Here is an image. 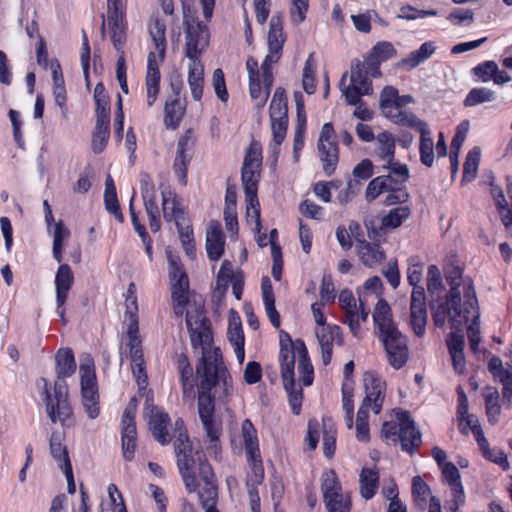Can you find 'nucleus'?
Wrapping results in <instances>:
<instances>
[{
    "instance_id": "nucleus-20",
    "label": "nucleus",
    "mask_w": 512,
    "mask_h": 512,
    "mask_svg": "<svg viewBox=\"0 0 512 512\" xmlns=\"http://www.w3.org/2000/svg\"><path fill=\"white\" fill-rule=\"evenodd\" d=\"M428 319L426 307V293L424 287H418L412 290L410 300V327L419 338L426 333V324Z\"/></svg>"
},
{
    "instance_id": "nucleus-35",
    "label": "nucleus",
    "mask_w": 512,
    "mask_h": 512,
    "mask_svg": "<svg viewBox=\"0 0 512 512\" xmlns=\"http://www.w3.org/2000/svg\"><path fill=\"white\" fill-rule=\"evenodd\" d=\"M442 475L451 489L452 497L456 498L458 505H464L465 493L461 483V476L455 464L448 462L441 467Z\"/></svg>"
},
{
    "instance_id": "nucleus-16",
    "label": "nucleus",
    "mask_w": 512,
    "mask_h": 512,
    "mask_svg": "<svg viewBox=\"0 0 512 512\" xmlns=\"http://www.w3.org/2000/svg\"><path fill=\"white\" fill-rule=\"evenodd\" d=\"M445 279L450 285L452 297L462 296L466 299L467 304L472 306L477 304L476 292L470 278L462 277V269L454 263H449L445 269Z\"/></svg>"
},
{
    "instance_id": "nucleus-1",
    "label": "nucleus",
    "mask_w": 512,
    "mask_h": 512,
    "mask_svg": "<svg viewBox=\"0 0 512 512\" xmlns=\"http://www.w3.org/2000/svg\"><path fill=\"white\" fill-rule=\"evenodd\" d=\"M186 324L194 347L201 346V363L197 366L200 377L198 384V414L206 437L210 442L207 447L215 458L220 454L218 444L221 435V421L215 416V401L227 403L233 394L232 380L222 360L219 348L209 349L212 341L209 319L205 316L201 303H193L186 310Z\"/></svg>"
},
{
    "instance_id": "nucleus-36",
    "label": "nucleus",
    "mask_w": 512,
    "mask_h": 512,
    "mask_svg": "<svg viewBox=\"0 0 512 512\" xmlns=\"http://www.w3.org/2000/svg\"><path fill=\"white\" fill-rule=\"evenodd\" d=\"M188 84L193 99L199 101L204 87V66L200 59H188Z\"/></svg>"
},
{
    "instance_id": "nucleus-9",
    "label": "nucleus",
    "mask_w": 512,
    "mask_h": 512,
    "mask_svg": "<svg viewBox=\"0 0 512 512\" xmlns=\"http://www.w3.org/2000/svg\"><path fill=\"white\" fill-rule=\"evenodd\" d=\"M377 337L383 345L389 364L394 369L402 368L409 359L407 336L395 328Z\"/></svg>"
},
{
    "instance_id": "nucleus-46",
    "label": "nucleus",
    "mask_w": 512,
    "mask_h": 512,
    "mask_svg": "<svg viewBox=\"0 0 512 512\" xmlns=\"http://www.w3.org/2000/svg\"><path fill=\"white\" fill-rule=\"evenodd\" d=\"M58 378L70 377L76 370V363L71 349H60L56 355Z\"/></svg>"
},
{
    "instance_id": "nucleus-59",
    "label": "nucleus",
    "mask_w": 512,
    "mask_h": 512,
    "mask_svg": "<svg viewBox=\"0 0 512 512\" xmlns=\"http://www.w3.org/2000/svg\"><path fill=\"white\" fill-rule=\"evenodd\" d=\"M495 100V93L488 88H473L464 101L466 106H476L485 102Z\"/></svg>"
},
{
    "instance_id": "nucleus-63",
    "label": "nucleus",
    "mask_w": 512,
    "mask_h": 512,
    "mask_svg": "<svg viewBox=\"0 0 512 512\" xmlns=\"http://www.w3.org/2000/svg\"><path fill=\"white\" fill-rule=\"evenodd\" d=\"M427 288L429 293L432 295L444 290L441 272L436 265H430L428 267Z\"/></svg>"
},
{
    "instance_id": "nucleus-44",
    "label": "nucleus",
    "mask_w": 512,
    "mask_h": 512,
    "mask_svg": "<svg viewBox=\"0 0 512 512\" xmlns=\"http://www.w3.org/2000/svg\"><path fill=\"white\" fill-rule=\"evenodd\" d=\"M164 124L167 128L175 129L181 121L185 108L179 98L167 100L164 107Z\"/></svg>"
},
{
    "instance_id": "nucleus-53",
    "label": "nucleus",
    "mask_w": 512,
    "mask_h": 512,
    "mask_svg": "<svg viewBox=\"0 0 512 512\" xmlns=\"http://www.w3.org/2000/svg\"><path fill=\"white\" fill-rule=\"evenodd\" d=\"M180 242L189 257H193L195 255V245H194V237H193V229L190 223V219L185 221H180V223L176 224Z\"/></svg>"
},
{
    "instance_id": "nucleus-37",
    "label": "nucleus",
    "mask_w": 512,
    "mask_h": 512,
    "mask_svg": "<svg viewBox=\"0 0 512 512\" xmlns=\"http://www.w3.org/2000/svg\"><path fill=\"white\" fill-rule=\"evenodd\" d=\"M73 282L74 275L69 265H60L55 276L56 301L59 306H64L66 303L68 292Z\"/></svg>"
},
{
    "instance_id": "nucleus-7",
    "label": "nucleus",
    "mask_w": 512,
    "mask_h": 512,
    "mask_svg": "<svg viewBox=\"0 0 512 512\" xmlns=\"http://www.w3.org/2000/svg\"><path fill=\"white\" fill-rule=\"evenodd\" d=\"M271 130L273 134L271 152L275 158L278 157L280 145L284 141L287 133L288 116H287V99L285 90L277 88L272 97L270 107Z\"/></svg>"
},
{
    "instance_id": "nucleus-60",
    "label": "nucleus",
    "mask_w": 512,
    "mask_h": 512,
    "mask_svg": "<svg viewBox=\"0 0 512 512\" xmlns=\"http://www.w3.org/2000/svg\"><path fill=\"white\" fill-rule=\"evenodd\" d=\"M279 344V360H287L288 358L296 357V355L298 356L297 340L293 342L290 335L284 330L279 332Z\"/></svg>"
},
{
    "instance_id": "nucleus-32",
    "label": "nucleus",
    "mask_w": 512,
    "mask_h": 512,
    "mask_svg": "<svg viewBox=\"0 0 512 512\" xmlns=\"http://www.w3.org/2000/svg\"><path fill=\"white\" fill-rule=\"evenodd\" d=\"M225 239L218 222H210L206 232V251L210 260H219L224 252Z\"/></svg>"
},
{
    "instance_id": "nucleus-48",
    "label": "nucleus",
    "mask_w": 512,
    "mask_h": 512,
    "mask_svg": "<svg viewBox=\"0 0 512 512\" xmlns=\"http://www.w3.org/2000/svg\"><path fill=\"white\" fill-rule=\"evenodd\" d=\"M393 181L394 178L391 175H381L372 179L365 191L366 200L371 202L387 189H391Z\"/></svg>"
},
{
    "instance_id": "nucleus-6",
    "label": "nucleus",
    "mask_w": 512,
    "mask_h": 512,
    "mask_svg": "<svg viewBox=\"0 0 512 512\" xmlns=\"http://www.w3.org/2000/svg\"><path fill=\"white\" fill-rule=\"evenodd\" d=\"M185 26V55L188 59H200V55L209 45V31L189 6H183Z\"/></svg>"
},
{
    "instance_id": "nucleus-42",
    "label": "nucleus",
    "mask_w": 512,
    "mask_h": 512,
    "mask_svg": "<svg viewBox=\"0 0 512 512\" xmlns=\"http://www.w3.org/2000/svg\"><path fill=\"white\" fill-rule=\"evenodd\" d=\"M485 400V409L488 421L491 424H496L499 421L501 414V406L499 404V392L495 387H486L483 391Z\"/></svg>"
},
{
    "instance_id": "nucleus-62",
    "label": "nucleus",
    "mask_w": 512,
    "mask_h": 512,
    "mask_svg": "<svg viewBox=\"0 0 512 512\" xmlns=\"http://www.w3.org/2000/svg\"><path fill=\"white\" fill-rule=\"evenodd\" d=\"M470 317H472L473 321L468 326L467 336H468V340H469V344H470V349L473 352H477L478 345L480 342V322H479L480 315L478 312V307L474 311L471 312Z\"/></svg>"
},
{
    "instance_id": "nucleus-55",
    "label": "nucleus",
    "mask_w": 512,
    "mask_h": 512,
    "mask_svg": "<svg viewBox=\"0 0 512 512\" xmlns=\"http://www.w3.org/2000/svg\"><path fill=\"white\" fill-rule=\"evenodd\" d=\"M70 236V231L67 229L62 221H59L55 224L53 231V256L55 260L60 263L63 259L62 249L63 242L67 240Z\"/></svg>"
},
{
    "instance_id": "nucleus-3",
    "label": "nucleus",
    "mask_w": 512,
    "mask_h": 512,
    "mask_svg": "<svg viewBox=\"0 0 512 512\" xmlns=\"http://www.w3.org/2000/svg\"><path fill=\"white\" fill-rule=\"evenodd\" d=\"M149 34L155 45L157 53L150 52L148 55L147 73L145 79L147 106L151 107L160 92V71L166 52V25L159 18H152L149 23Z\"/></svg>"
},
{
    "instance_id": "nucleus-58",
    "label": "nucleus",
    "mask_w": 512,
    "mask_h": 512,
    "mask_svg": "<svg viewBox=\"0 0 512 512\" xmlns=\"http://www.w3.org/2000/svg\"><path fill=\"white\" fill-rule=\"evenodd\" d=\"M480 161V150L474 148L471 150L463 165V181L470 182L476 178Z\"/></svg>"
},
{
    "instance_id": "nucleus-14",
    "label": "nucleus",
    "mask_w": 512,
    "mask_h": 512,
    "mask_svg": "<svg viewBox=\"0 0 512 512\" xmlns=\"http://www.w3.org/2000/svg\"><path fill=\"white\" fill-rule=\"evenodd\" d=\"M285 36L283 34L282 17L273 15L270 20V29L268 32V48L269 53L262 63L265 81H270V68L277 63L281 57Z\"/></svg>"
},
{
    "instance_id": "nucleus-19",
    "label": "nucleus",
    "mask_w": 512,
    "mask_h": 512,
    "mask_svg": "<svg viewBox=\"0 0 512 512\" xmlns=\"http://www.w3.org/2000/svg\"><path fill=\"white\" fill-rule=\"evenodd\" d=\"M195 455H199V452L196 451ZM198 460V477L204 483V486L198 492L199 500L205 510L216 509L217 486L214 472L211 465L205 459L202 460L198 456Z\"/></svg>"
},
{
    "instance_id": "nucleus-10",
    "label": "nucleus",
    "mask_w": 512,
    "mask_h": 512,
    "mask_svg": "<svg viewBox=\"0 0 512 512\" xmlns=\"http://www.w3.org/2000/svg\"><path fill=\"white\" fill-rule=\"evenodd\" d=\"M321 491L328 512H350V497L342 493L341 484L333 470L322 474Z\"/></svg>"
},
{
    "instance_id": "nucleus-39",
    "label": "nucleus",
    "mask_w": 512,
    "mask_h": 512,
    "mask_svg": "<svg viewBox=\"0 0 512 512\" xmlns=\"http://www.w3.org/2000/svg\"><path fill=\"white\" fill-rule=\"evenodd\" d=\"M228 339L234 348V352L238 362L241 364L244 361V335L239 318H232L228 326Z\"/></svg>"
},
{
    "instance_id": "nucleus-23",
    "label": "nucleus",
    "mask_w": 512,
    "mask_h": 512,
    "mask_svg": "<svg viewBox=\"0 0 512 512\" xmlns=\"http://www.w3.org/2000/svg\"><path fill=\"white\" fill-rule=\"evenodd\" d=\"M315 335L321 348L322 362L326 366L331 362L334 345L343 344L341 328L338 325L316 327Z\"/></svg>"
},
{
    "instance_id": "nucleus-25",
    "label": "nucleus",
    "mask_w": 512,
    "mask_h": 512,
    "mask_svg": "<svg viewBox=\"0 0 512 512\" xmlns=\"http://www.w3.org/2000/svg\"><path fill=\"white\" fill-rule=\"evenodd\" d=\"M398 90L392 86H386L383 88L380 94V107L383 115L398 125H405L410 121L411 117L416 115H406L405 113L399 112L397 109Z\"/></svg>"
},
{
    "instance_id": "nucleus-12",
    "label": "nucleus",
    "mask_w": 512,
    "mask_h": 512,
    "mask_svg": "<svg viewBox=\"0 0 512 512\" xmlns=\"http://www.w3.org/2000/svg\"><path fill=\"white\" fill-rule=\"evenodd\" d=\"M317 149L319 151L324 173L327 176L332 175L339 160V153L335 130L331 123H325L322 126L317 143Z\"/></svg>"
},
{
    "instance_id": "nucleus-57",
    "label": "nucleus",
    "mask_w": 512,
    "mask_h": 512,
    "mask_svg": "<svg viewBox=\"0 0 512 512\" xmlns=\"http://www.w3.org/2000/svg\"><path fill=\"white\" fill-rule=\"evenodd\" d=\"M177 366L180 373L183 393H190L193 388V384L190 381L193 374V369L185 354H180L177 356Z\"/></svg>"
},
{
    "instance_id": "nucleus-24",
    "label": "nucleus",
    "mask_w": 512,
    "mask_h": 512,
    "mask_svg": "<svg viewBox=\"0 0 512 512\" xmlns=\"http://www.w3.org/2000/svg\"><path fill=\"white\" fill-rule=\"evenodd\" d=\"M140 192L144 202L146 214L149 219V226L152 232H158L161 227L159 208L156 202V192L154 184L149 175L145 174L141 178Z\"/></svg>"
},
{
    "instance_id": "nucleus-27",
    "label": "nucleus",
    "mask_w": 512,
    "mask_h": 512,
    "mask_svg": "<svg viewBox=\"0 0 512 512\" xmlns=\"http://www.w3.org/2000/svg\"><path fill=\"white\" fill-rule=\"evenodd\" d=\"M396 418L399 422V435L397 440L400 441L403 450L411 452L421 442L420 433L416 430L414 422L410 419L408 412L395 411Z\"/></svg>"
},
{
    "instance_id": "nucleus-41",
    "label": "nucleus",
    "mask_w": 512,
    "mask_h": 512,
    "mask_svg": "<svg viewBox=\"0 0 512 512\" xmlns=\"http://www.w3.org/2000/svg\"><path fill=\"white\" fill-rule=\"evenodd\" d=\"M359 483L361 496L366 500L371 499L378 489V471L372 468H363L360 473Z\"/></svg>"
},
{
    "instance_id": "nucleus-17",
    "label": "nucleus",
    "mask_w": 512,
    "mask_h": 512,
    "mask_svg": "<svg viewBox=\"0 0 512 512\" xmlns=\"http://www.w3.org/2000/svg\"><path fill=\"white\" fill-rule=\"evenodd\" d=\"M246 68L249 77V88L251 97L257 101L256 106L262 108L269 96L270 87L273 82L272 72L270 71V81H265L264 70L261 73L258 70V62L253 57H248Z\"/></svg>"
},
{
    "instance_id": "nucleus-34",
    "label": "nucleus",
    "mask_w": 512,
    "mask_h": 512,
    "mask_svg": "<svg viewBox=\"0 0 512 512\" xmlns=\"http://www.w3.org/2000/svg\"><path fill=\"white\" fill-rule=\"evenodd\" d=\"M374 332L376 336L398 328L393 321L389 304L384 299H379L373 312Z\"/></svg>"
},
{
    "instance_id": "nucleus-33",
    "label": "nucleus",
    "mask_w": 512,
    "mask_h": 512,
    "mask_svg": "<svg viewBox=\"0 0 512 512\" xmlns=\"http://www.w3.org/2000/svg\"><path fill=\"white\" fill-rule=\"evenodd\" d=\"M176 458L177 466L186 489L190 493L196 492L198 490L199 483L197 481L198 473L196 474L195 471V458L193 451L184 455H178Z\"/></svg>"
},
{
    "instance_id": "nucleus-47",
    "label": "nucleus",
    "mask_w": 512,
    "mask_h": 512,
    "mask_svg": "<svg viewBox=\"0 0 512 512\" xmlns=\"http://www.w3.org/2000/svg\"><path fill=\"white\" fill-rule=\"evenodd\" d=\"M173 438L176 456L184 455L193 451L184 422L181 419H178L175 422Z\"/></svg>"
},
{
    "instance_id": "nucleus-28",
    "label": "nucleus",
    "mask_w": 512,
    "mask_h": 512,
    "mask_svg": "<svg viewBox=\"0 0 512 512\" xmlns=\"http://www.w3.org/2000/svg\"><path fill=\"white\" fill-rule=\"evenodd\" d=\"M145 415L149 416L148 425L155 439L162 445L169 442L167 425L169 416L161 409L154 407L147 399L145 402Z\"/></svg>"
},
{
    "instance_id": "nucleus-64",
    "label": "nucleus",
    "mask_w": 512,
    "mask_h": 512,
    "mask_svg": "<svg viewBox=\"0 0 512 512\" xmlns=\"http://www.w3.org/2000/svg\"><path fill=\"white\" fill-rule=\"evenodd\" d=\"M372 15L377 16V12L375 10H367L362 14H353L351 15V21L355 27V29L362 33H369L371 31V19Z\"/></svg>"
},
{
    "instance_id": "nucleus-18",
    "label": "nucleus",
    "mask_w": 512,
    "mask_h": 512,
    "mask_svg": "<svg viewBox=\"0 0 512 512\" xmlns=\"http://www.w3.org/2000/svg\"><path fill=\"white\" fill-rule=\"evenodd\" d=\"M137 410L136 399H131L122 416L121 420V440H122V452L123 457L127 461H131L134 458L136 449V425H135V414Z\"/></svg>"
},
{
    "instance_id": "nucleus-2",
    "label": "nucleus",
    "mask_w": 512,
    "mask_h": 512,
    "mask_svg": "<svg viewBox=\"0 0 512 512\" xmlns=\"http://www.w3.org/2000/svg\"><path fill=\"white\" fill-rule=\"evenodd\" d=\"M396 54L393 44L387 41L376 43L363 61L354 60L351 65L350 84L345 86L347 73L340 79V88L347 104L357 105L363 95L372 93L370 77L381 75L380 65Z\"/></svg>"
},
{
    "instance_id": "nucleus-49",
    "label": "nucleus",
    "mask_w": 512,
    "mask_h": 512,
    "mask_svg": "<svg viewBox=\"0 0 512 512\" xmlns=\"http://www.w3.org/2000/svg\"><path fill=\"white\" fill-rule=\"evenodd\" d=\"M411 215V210L408 206L396 207L382 217L381 225L386 229H395L406 221Z\"/></svg>"
},
{
    "instance_id": "nucleus-31",
    "label": "nucleus",
    "mask_w": 512,
    "mask_h": 512,
    "mask_svg": "<svg viewBox=\"0 0 512 512\" xmlns=\"http://www.w3.org/2000/svg\"><path fill=\"white\" fill-rule=\"evenodd\" d=\"M127 346L132 363V372L140 388L147 385V375L144 366V358L142 352V341L139 338L128 339Z\"/></svg>"
},
{
    "instance_id": "nucleus-21",
    "label": "nucleus",
    "mask_w": 512,
    "mask_h": 512,
    "mask_svg": "<svg viewBox=\"0 0 512 512\" xmlns=\"http://www.w3.org/2000/svg\"><path fill=\"white\" fill-rule=\"evenodd\" d=\"M45 386L47 384L45 383ZM46 412L53 423L57 421L64 423L72 415V408L67 400V394L60 386L55 385V397H51L45 387Z\"/></svg>"
},
{
    "instance_id": "nucleus-26",
    "label": "nucleus",
    "mask_w": 512,
    "mask_h": 512,
    "mask_svg": "<svg viewBox=\"0 0 512 512\" xmlns=\"http://www.w3.org/2000/svg\"><path fill=\"white\" fill-rule=\"evenodd\" d=\"M404 126L420 132V159L425 166L431 167L434 162V142L428 124L416 116L411 117Z\"/></svg>"
},
{
    "instance_id": "nucleus-13",
    "label": "nucleus",
    "mask_w": 512,
    "mask_h": 512,
    "mask_svg": "<svg viewBox=\"0 0 512 512\" xmlns=\"http://www.w3.org/2000/svg\"><path fill=\"white\" fill-rule=\"evenodd\" d=\"M320 432L323 436L324 454L330 458L335 452L336 443V429L331 418H323L322 424L315 419L308 422L306 441L311 450L317 447Z\"/></svg>"
},
{
    "instance_id": "nucleus-29",
    "label": "nucleus",
    "mask_w": 512,
    "mask_h": 512,
    "mask_svg": "<svg viewBox=\"0 0 512 512\" xmlns=\"http://www.w3.org/2000/svg\"><path fill=\"white\" fill-rule=\"evenodd\" d=\"M161 197H162V212L163 217L167 222H175V225L180 221L189 219L184 208L180 205L173 191L170 190L169 186L161 185Z\"/></svg>"
},
{
    "instance_id": "nucleus-4",
    "label": "nucleus",
    "mask_w": 512,
    "mask_h": 512,
    "mask_svg": "<svg viewBox=\"0 0 512 512\" xmlns=\"http://www.w3.org/2000/svg\"><path fill=\"white\" fill-rule=\"evenodd\" d=\"M363 384L365 388V397L358 409L355 429L356 438L361 442L370 440L369 433V408L375 414H379L385 398V382L382 381L374 372H366L363 376Z\"/></svg>"
},
{
    "instance_id": "nucleus-40",
    "label": "nucleus",
    "mask_w": 512,
    "mask_h": 512,
    "mask_svg": "<svg viewBox=\"0 0 512 512\" xmlns=\"http://www.w3.org/2000/svg\"><path fill=\"white\" fill-rule=\"evenodd\" d=\"M262 297L265 305L266 314L275 328L280 327V316L275 308V298L272 284L268 277L262 279Z\"/></svg>"
},
{
    "instance_id": "nucleus-43",
    "label": "nucleus",
    "mask_w": 512,
    "mask_h": 512,
    "mask_svg": "<svg viewBox=\"0 0 512 512\" xmlns=\"http://www.w3.org/2000/svg\"><path fill=\"white\" fill-rule=\"evenodd\" d=\"M298 349V371L303 385L309 386L313 382V366L310 363L307 348L302 340H297Z\"/></svg>"
},
{
    "instance_id": "nucleus-5",
    "label": "nucleus",
    "mask_w": 512,
    "mask_h": 512,
    "mask_svg": "<svg viewBox=\"0 0 512 512\" xmlns=\"http://www.w3.org/2000/svg\"><path fill=\"white\" fill-rule=\"evenodd\" d=\"M477 308V304L469 306L466 299L461 296L452 297L451 292L446 296H438L431 300L430 310L434 324L444 327L448 321L451 328L460 330L470 319V314Z\"/></svg>"
},
{
    "instance_id": "nucleus-51",
    "label": "nucleus",
    "mask_w": 512,
    "mask_h": 512,
    "mask_svg": "<svg viewBox=\"0 0 512 512\" xmlns=\"http://www.w3.org/2000/svg\"><path fill=\"white\" fill-rule=\"evenodd\" d=\"M63 434L59 432H53L50 438V453L52 457L59 462L61 469L71 463L66 447L62 444Z\"/></svg>"
},
{
    "instance_id": "nucleus-38",
    "label": "nucleus",
    "mask_w": 512,
    "mask_h": 512,
    "mask_svg": "<svg viewBox=\"0 0 512 512\" xmlns=\"http://www.w3.org/2000/svg\"><path fill=\"white\" fill-rule=\"evenodd\" d=\"M357 253L364 266L375 268L385 259V253L378 245L359 241L357 244Z\"/></svg>"
},
{
    "instance_id": "nucleus-45",
    "label": "nucleus",
    "mask_w": 512,
    "mask_h": 512,
    "mask_svg": "<svg viewBox=\"0 0 512 512\" xmlns=\"http://www.w3.org/2000/svg\"><path fill=\"white\" fill-rule=\"evenodd\" d=\"M110 30V38L117 51L123 52L122 49L126 43L127 23L125 18L107 19Z\"/></svg>"
},
{
    "instance_id": "nucleus-61",
    "label": "nucleus",
    "mask_w": 512,
    "mask_h": 512,
    "mask_svg": "<svg viewBox=\"0 0 512 512\" xmlns=\"http://www.w3.org/2000/svg\"><path fill=\"white\" fill-rule=\"evenodd\" d=\"M386 192H388V195L386 196L384 203L387 206L406 203L410 197L406 188L398 184V180L395 179L391 189H387Z\"/></svg>"
},
{
    "instance_id": "nucleus-56",
    "label": "nucleus",
    "mask_w": 512,
    "mask_h": 512,
    "mask_svg": "<svg viewBox=\"0 0 512 512\" xmlns=\"http://www.w3.org/2000/svg\"><path fill=\"white\" fill-rule=\"evenodd\" d=\"M246 457L251 469V473L248 476L247 485L257 487V485H260L264 480V468L261 455L260 453H255L253 456L246 455Z\"/></svg>"
},
{
    "instance_id": "nucleus-50",
    "label": "nucleus",
    "mask_w": 512,
    "mask_h": 512,
    "mask_svg": "<svg viewBox=\"0 0 512 512\" xmlns=\"http://www.w3.org/2000/svg\"><path fill=\"white\" fill-rule=\"evenodd\" d=\"M241 430L246 455L253 456L255 453H260L257 432L249 419L243 421Z\"/></svg>"
},
{
    "instance_id": "nucleus-30",
    "label": "nucleus",
    "mask_w": 512,
    "mask_h": 512,
    "mask_svg": "<svg viewBox=\"0 0 512 512\" xmlns=\"http://www.w3.org/2000/svg\"><path fill=\"white\" fill-rule=\"evenodd\" d=\"M138 304L136 296V286L130 283L127 289L125 300V322L127 323V339L139 338V325H138Z\"/></svg>"
},
{
    "instance_id": "nucleus-15",
    "label": "nucleus",
    "mask_w": 512,
    "mask_h": 512,
    "mask_svg": "<svg viewBox=\"0 0 512 512\" xmlns=\"http://www.w3.org/2000/svg\"><path fill=\"white\" fill-rule=\"evenodd\" d=\"M339 304L345 312L344 323L348 324L351 333L358 336L360 333V320L365 322L367 320L369 309L364 306L360 300L359 306L356 304V299L350 290L344 289L340 292Z\"/></svg>"
},
{
    "instance_id": "nucleus-8",
    "label": "nucleus",
    "mask_w": 512,
    "mask_h": 512,
    "mask_svg": "<svg viewBox=\"0 0 512 512\" xmlns=\"http://www.w3.org/2000/svg\"><path fill=\"white\" fill-rule=\"evenodd\" d=\"M82 405L88 417L96 418L100 413L94 362L86 356L80 364Z\"/></svg>"
},
{
    "instance_id": "nucleus-54",
    "label": "nucleus",
    "mask_w": 512,
    "mask_h": 512,
    "mask_svg": "<svg viewBox=\"0 0 512 512\" xmlns=\"http://www.w3.org/2000/svg\"><path fill=\"white\" fill-rule=\"evenodd\" d=\"M435 52V46L432 42L423 43L419 49L413 51L410 56L402 63L408 65L411 69L417 67L419 64L431 57Z\"/></svg>"
},
{
    "instance_id": "nucleus-52",
    "label": "nucleus",
    "mask_w": 512,
    "mask_h": 512,
    "mask_svg": "<svg viewBox=\"0 0 512 512\" xmlns=\"http://www.w3.org/2000/svg\"><path fill=\"white\" fill-rule=\"evenodd\" d=\"M395 140L388 133H381L377 138V156L384 162L390 163L394 159Z\"/></svg>"
},
{
    "instance_id": "nucleus-11",
    "label": "nucleus",
    "mask_w": 512,
    "mask_h": 512,
    "mask_svg": "<svg viewBox=\"0 0 512 512\" xmlns=\"http://www.w3.org/2000/svg\"><path fill=\"white\" fill-rule=\"evenodd\" d=\"M261 154L256 149L251 147L244 159L242 167V182L246 197V202L250 205L257 203V189L260 177Z\"/></svg>"
},
{
    "instance_id": "nucleus-22",
    "label": "nucleus",
    "mask_w": 512,
    "mask_h": 512,
    "mask_svg": "<svg viewBox=\"0 0 512 512\" xmlns=\"http://www.w3.org/2000/svg\"><path fill=\"white\" fill-rule=\"evenodd\" d=\"M166 256L171 293L178 295L177 298H182V293H189L188 275L179 256L175 255L169 248L166 250Z\"/></svg>"
}]
</instances>
